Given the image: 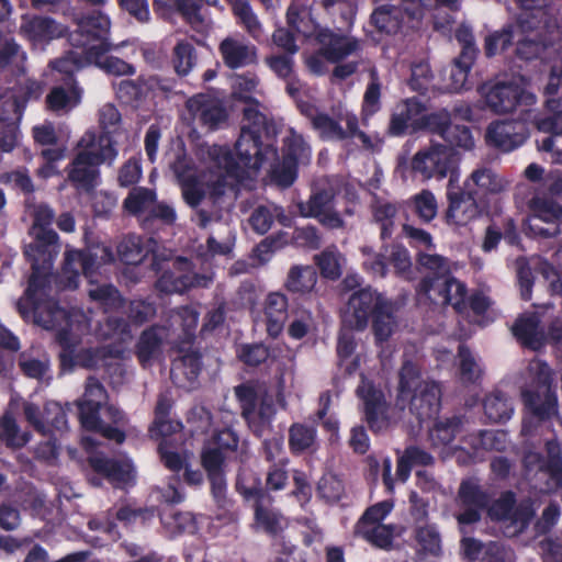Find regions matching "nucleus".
<instances>
[{
    "label": "nucleus",
    "mask_w": 562,
    "mask_h": 562,
    "mask_svg": "<svg viewBox=\"0 0 562 562\" xmlns=\"http://www.w3.org/2000/svg\"><path fill=\"white\" fill-rule=\"evenodd\" d=\"M36 322L46 329H55L57 339L64 351L60 353L61 362L67 359L85 368H100L109 366L110 359H121L125 352V345L132 340L130 325L121 317L109 316L99 325L98 336L102 339L117 341L115 346H104L98 349H85L75 353L76 346L81 336L89 331L90 322L87 315L78 310L66 312L56 303L41 304L34 301Z\"/></svg>",
    "instance_id": "2"
},
{
    "label": "nucleus",
    "mask_w": 562,
    "mask_h": 562,
    "mask_svg": "<svg viewBox=\"0 0 562 562\" xmlns=\"http://www.w3.org/2000/svg\"><path fill=\"white\" fill-rule=\"evenodd\" d=\"M67 171L68 179L78 189L89 191L98 184L100 177L99 165L82 155L75 154Z\"/></svg>",
    "instance_id": "33"
},
{
    "label": "nucleus",
    "mask_w": 562,
    "mask_h": 562,
    "mask_svg": "<svg viewBox=\"0 0 562 562\" xmlns=\"http://www.w3.org/2000/svg\"><path fill=\"white\" fill-rule=\"evenodd\" d=\"M335 195L331 181L328 178L318 179L312 186L308 200L297 204L299 212L304 217L316 218L327 228H342L345 222L335 209Z\"/></svg>",
    "instance_id": "6"
},
{
    "label": "nucleus",
    "mask_w": 562,
    "mask_h": 562,
    "mask_svg": "<svg viewBox=\"0 0 562 562\" xmlns=\"http://www.w3.org/2000/svg\"><path fill=\"white\" fill-rule=\"evenodd\" d=\"M265 316L267 333L273 338L278 337L288 318V297L281 292L269 293L265 301Z\"/></svg>",
    "instance_id": "32"
},
{
    "label": "nucleus",
    "mask_w": 562,
    "mask_h": 562,
    "mask_svg": "<svg viewBox=\"0 0 562 562\" xmlns=\"http://www.w3.org/2000/svg\"><path fill=\"white\" fill-rule=\"evenodd\" d=\"M91 300L99 302L105 310H116L123 305L119 291L111 284H94L88 290Z\"/></svg>",
    "instance_id": "58"
},
{
    "label": "nucleus",
    "mask_w": 562,
    "mask_h": 562,
    "mask_svg": "<svg viewBox=\"0 0 562 562\" xmlns=\"http://www.w3.org/2000/svg\"><path fill=\"white\" fill-rule=\"evenodd\" d=\"M244 119L240 135L235 144L239 162H236L226 147L213 146L209 155L218 169L214 193L223 194L225 188L232 189L244 179L251 178L266 161L277 158V149L263 140L267 133V116L258 110L256 103L244 108Z\"/></svg>",
    "instance_id": "3"
},
{
    "label": "nucleus",
    "mask_w": 562,
    "mask_h": 562,
    "mask_svg": "<svg viewBox=\"0 0 562 562\" xmlns=\"http://www.w3.org/2000/svg\"><path fill=\"white\" fill-rule=\"evenodd\" d=\"M355 531L373 546L390 549L397 528L395 525H368L366 521H358Z\"/></svg>",
    "instance_id": "40"
},
{
    "label": "nucleus",
    "mask_w": 562,
    "mask_h": 562,
    "mask_svg": "<svg viewBox=\"0 0 562 562\" xmlns=\"http://www.w3.org/2000/svg\"><path fill=\"white\" fill-rule=\"evenodd\" d=\"M222 59L229 69H237L257 61V47L243 36L225 37L218 46Z\"/></svg>",
    "instance_id": "23"
},
{
    "label": "nucleus",
    "mask_w": 562,
    "mask_h": 562,
    "mask_svg": "<svg viewBox=\"0 0 562 562\" xmlns=\"http://www.w3.org/2000/svg\"><path fill=\"white\" fill-rule=\"evenodd\" d=\"M274 220L284 226H289L291 223V218L284 213V210L273 203L256 207L248 221L256 233L263 235L271 228Z\"/></svg>",
    "instance_id": "38"
},
{
    "label": "nucleus",
    "mask_w": 562,
    "mask_h": 562,
    "mask_svg": "<svg viewBox=\"0 0 562 562\" xmlns=\"http://www.w3.org/2000/svg\"><path fill=\"white\" fill-rule=\"evenodd\" d=\"M238 488L241 491V493L246 497H254L256 499V522L257 525L266 530L267 532L274 533L280 528V516L270 510L268 508V505L270 504L271 499L269 495H267L261 488L257 487H241V485L238 483Z\"/></svg>",
    "instance_id": "31"
},
{
    "label": "nucleus",
    "mask_w": 562,
    "mask_h": 562,
    "mask_svg": "<svg viewBox=\"0 0 562 562\" xmlns=\"http://www.w3.org/2000/svg\"><path fill=\"white\" fill-rule=\"evenodd\" d=\"M105 398L106 393L102 384L94 378H89L83 397L78 402L80 423L83 428L98 431L105 438L121 443L125 435L117 428L106 426L98 415Z\"/></svg>",
    "instance_id": "9"
},
{
    "label": "nucleus",
    "mask_w": 562,
    "mask_h": 562,
    "mask_svg": "<svg viewBox=\"0 0 562 562\" xmlns=\"http://www.w3.org/2000/svg\"><path fill=\"white\" fill-rule=\"evenodd\" d=\"M87 65H90L88 53H85L80 48L77 50H71L65 56L50 63V66L54 69L67 76H71L74 72L78 71Z\"/></svg>",
    "instance_id": "62"
},
{
    "label": "nucleus",
    "mask_w": 562,
    "mask_h": 562,
    "mask_svg": "<svg viewBox=\"0 0 562 562\" xmlns=\"http://www.w3.org/2000/svg\"><path fill=\"white\" fill-rule=\"evenodd\" d=\"M200 370V355L195 351H190L173 360L170 375L178 386L190 387L196 380Z\"/></svg>",
    "instance_id": "36"
},
{
    "label": "nucleus",
    "mask_w": 562,
    "mask_h": 562,
    "mask_svg": "<svg viewBox=\"0 0 562 562\" xmlns=\"http://www.w3.org/2000/svg\"><path fill=\"white\" fill-rule=\"evenodd\" d=\"M20 33L34 43H42L61 36L64 27L50 18L23 15Z\"/></svg>",
    "instance_id": "28"
},
{
    "label": "nucleus",
    "mask_w": 562,
    "mask_h": 562,
    "mask_svg": "<svg viewBox=\"0 0 562 562\" xmlns=\"http://www.w3.org/2000/svg\"><path fill=\"white\" fill-rule=\"evenodd\" d=\"M217 171L218 169L215 168L213 164L211 167V178L203 181L195 176L188 179V181L180 183L182 189V196L187 204H189L191 207H196L201 203L205 196L204 184H206V187L210 189L212 195H221L214 193V183L217 181Z\"/></svg>",
    "instance_id": "42"
},
{
    "label": "nucleus",
    "mask_w": 562,
    "mask_h": 562,
    "mask_svg": "<svg viewBox=\"0 0 562 562\" xmlns=\"http://www.w3.org/2000/svg\"><path fill=\"white\" fill-rule=\"evenodd\" d=\"M235 394L240 402L241 414L254 434L261 437L270 431L276 414L272 397L252 385H239L235 387Z\"/></svg>",
    "instance_id": "7"
},
{
    "label": "nucleus",
    "mask_w": 562,
    "mask_h": 562,
    "mask_svg": "<svg viewBox=\"0 0 562 562\" xmlns=\"http://www.w3.org/2000/svg\"><path fill=\"white\" fill-rule=\"evenodd\" d=\"M448 209L446 220L448 225L453 227H465L481 215V209L476 202L470 183L465 189L452 187V179L449 181L447 192Z\"/></svg>",
    "instance_id": "16"
},
{
    "label": "nucleus",
    "mask_w": 562,
    "mask_h": 562,
    "mask_svg": "<svg viewBox=\"0 0 562 562\" xmlns=\"http://www.w3.org/2000/svg\"><path fill=\"white\" fill-rule=\"evenodd\" d=\"M474 59H465L464 57H457L450 67L449 82L446 88L451 92H459L467 88L468 76Z\"/></svg>",
    "instance_id": "60"
},
{
    "label": "nucleus",
    "mask_w": 562,
    "mask_h": 562,
    "mask_svg": "<svg viewBox=\"0 0 562 562\" xmlns=\"http://www.w3.org/2000/svg\"><path fill=\"white\" fill-rule=\"evenodd\" d=\"M528 231L533 236L543 238L554 237L560 233L559 223L562 222V206L546 193L536 192L527 202Z\"/></svg>",
    "instance_id": "12"
},
{
    "label": "nucleus",
    "mask_w": 562,
    "mask_h": 562,
    "mask_svg": "<svg viewBox=\"0 0 562 562\" xmlns=\"http://www.w3.org/2000/svg\"><path fill=\"white\" fill-rule=\"evenodd\" d=\"M90 464L116 486H124L134 480V469L128 460L116 461L95 456L90 458Z\"/></svg>",
    "instance_id": "30"
},
{
    "label": "nucleus",
    "mask_w": 562,
    "mask_h": 562,
    "mask_svg": "<svg viewBox=\"0 0 562 562\" xmlns=\"http://www.w3.org/2000/svg\"><path fill=\"white\" fill-rule=\"evenodd\" d=\"M316 38L321 44L319 54L331 63H337L360 49V42L357 38L338 35L328 30H321Z\"/></svg>",
    "instance_id": "25"
},
{
    "label": "nucleus",
    "mask_w": 562,
    "mask_h": 562,
    "mask_svg": "<svg viewBox=\"0 0 562 562\" xmlns=\"http://www.w3.org/2000/svg\"><path fill=\"white\" fill-rule=\"evenodd\" d=\"M22 111L16 101L7 104L0 113V148L3 151H11L18 144L19 123Z\"/></svg>",
    "instance_id": "34"
},
{
    "label": "nucleus",
    "mask_w": 562,
    "mask_h": 562,
    "mask_svg": "<svg viewBox=\"0 0 562 562\" xmlns=\"http://www.w3.org/2000/svg\"><path fill=\"white\" fill-rule=\"evenodd\" d=\"M461 419L452 417L437 422L429 431V439L435 447H443L450 443L460 431Z\"/></svg>",
    "instance_id": "54"
},
{
    "label": "nucleus",
    "mask_w": 562,
    "mask_h": 562,
    "mask_svg": "<svg viewBox=\"0 0 562 562\" xmlns=\"http://www.w3.org/2000/svg\"><path fill=\"white\" fill-rule=\"evenodd\" d=\"M168 330L165 327L153 326L145 330L137 344V356L139 361L146 366L159 352L160 345L168 339Z\"/></svg>",
    "instance_id": "41"
},
{
    "label": "nucleus",
    "mask_w": 562,
    "mask_h": 562,
    "mask_svg": "<svg viewBox=\"0 0 562 562\" xmlns=\"http://www.w3.org/2000/svg\"><path fill=\"white\" fill-rule=\"evenodd\" d=\"M553 371L546 361L532 359L521 374L520 395L531 413L525 418L522 463L528 475L549 477L546 491L562 486V449L551 418H559V404L552 387Z\"/></svg>",
    "instance_id": "1"
},
{
    "label": "nucleus",
    "mask_w": 562,
    "mask_h": 562,
    "mask_svg": "<svg viewBox=\"0 0 562 562\" xmlns=\"http://www.w3.org/2000/svg\"><path fill=\"white\" fill-rule=\"evenodd\" d=\"M470 183L473 195L496 194L505 190L507 182L498 177L490 168H479L474 170L470 179L464 182V187Z\"/></svg>",
    "instance_id": "39"
},
{
    "label": "nucleus",
    "mask_w": 562,
    "mask_h": 562,
    "mask_svg": "<svg viewBox=\"0 0 562 562\" xmlns=\"http://www.w3.org/2000/svg\"><path fill=\"white\" fill-rule=\"evenodd\" d=\"M522 33L517 29V23L502 31L494 32L485 38V53L487 56H494L503 52L513 41L515 36Z\"/></svg>",
    "instance_id": "63"
},
{
    "label": "nucleus",
    "mask_w": 562,
    "mask_h": 562,
    "mask_svg": "<svg viewBox=\"0 0 562 562\" xmlns=\"http://www.w3.org/2000/svg\"><path fill=\"white\" fill-rule=\"evenodd\" d=\"M544 102L546 113L531 115L530 110L521 109L524 121H530L543 133L562 135V103L555 95H547Z\"/></svg>",
    "instance_id": "26"
},
{
    "label": "nucleus",
    "mask_w": 562,
    "mask_h": 562,
    "mask_svg": "<svg viewBox=\"0 0 562 562\" xmlns=\"http://www.w3.org/2000/svg\"><path fill=\"white\" fill-rule=\"evenodd\" d=\"M344 260V256L335 246H330L315 256V262L322 276L333 280L340 277Z\"/></svg>",
    "instance_id": "52"
},
{
    "label": "nucleus",
    "mask_w": 562,
    "mask_h": 562,
    "mask_svg": "<svg viewBox=\"0 0 562 562\" xmlns=\"http://www.w3.org/2000/svg\"><path fill=\"white\" fill-rule=\"evenodd\" d=\"M187 109L194 121L211 130L216 128L227 117L222 102L206 94H198L189 99Z\"/></svg>",
    "instance_id": "24"
},
{
    "label": "nucleus",
    "mask_w": 562,
    "mask_h": 562,
    "mask_svg": "<svg viewBox=\"0 0 562 562\" xmlns=\"http://www.w3.org/2000/svg\"><path fill=\"white\" fill-rule=\"evenodd\" d=\"M385 302L386 300L370 288L355 292L348 300L344 315L345 326L358 330L364 329L368 325L369 315H374L380 305H384Z\"/></svg>",
    "instance_id": "19"
},
{
    "label": "nucleus",
    "mask_w": 562,
    "mask_h": 562,
    "mask_svg": "<svg viewBox=\"0 0 562 562\" xmlns=\"http://www.w3.org/2000/svg\"><path fill=\"white\" fill-rule=\"evenodd\" d=\"M457 165L456 153L445 145H431L419 149L411 160L412 171L424 179H443L454 171Z\"/></svg>",
    "instance_id": "13"
},
{
    "label": "nucleus",
    "mask_w": 562,
    "mask_h": 562,
    "mask_svg": "<svg viewBox=\"0 0 562 562\" xmlns=\"http://www.w3.org/2000/svg\"><path fill=\"white\" fill-rule=\"evenodd\" d=\"M485 416L492 423H503L510 419L514 413L512 401L502 392L495 391L487 395L483 403Z\"/></svg>",
    "instance_id": "46"
},
{
    "label": "nucleus",
    "mask_w": 562,
    "mask_h": 562,
    "mask_svg": "<svg viewBox=\"0 0 562 562\" xmlns=\"http://www.w3.org/2000/svg\"><path fill=\"white\" fill-rule=\"evenodd\" d=\"M235 15L238 18L239 23L244 26L247 33L254 38L259 40L262 35V25L257 15L251 10L247 0L237 2L232 5Z\"/></svg>",
    "instance_id": "61"
},
{
    "label": "nucleus",
    "mask_w": 562,
    "mask_h": 562,
    "mask_svg": "<svg viewBox=\"0 0 562 562\" xmlns=\"http://www.w3.org/2000/svg\"><path fill=\"white\" fill-rule=\"evenodd\" d=\"M371 21L380 32L395 34L402 27V11L396 7L381 5L373 11Z\"/></svg>",
    "instance_id": "48"
},
{
    "label": "nucleus",
    "mask_w": 562,
    "mask_h": 562,
    "mask_svg": "<svg viewBox=\"0 0 562 562\" xmlns=\"http://www.w3.org/2000/svg\"><path fill=\"white\" fill-rule=\"evenodd\" d=\"M397 329V321L393 313V306L387 301L373 316V331L376 341L382 342L387 340Z\"/></svg>",
    "instance_id": "49"
},
{
    "label": "nucleus",
    "mask_w": 562,
    "mask_h": 562,
    "mask_svg": "<svg viewBox=\"0 0 562 562\" xmlns=\"http://www.w3.org/2000/svg\"><path fill=\"white\" fill-rule=\"evenodd\" d=\"M535 515V509L529 501H524L515 506V497L512 492L503 493L488 508V516L495 520L510 521L513 535L525 530Z\"/></svg>",
    "instance_id": "18"
},
{
    "label": "nucleus",
    "mask_w": 562,
    "mask_h": 562,
    "mask_svg": "<svg viewBox=\"0 0 562 562\" xmlns=\"http://www.w3.org/2000/svg\"><path fill=\"white\" fill-rule=\"evenodd\" d=\"M458 502L463 509L457 515L459 524L470 525L480 520V512L487 505L488 496L477 483L464 481L459 488Z\"/></svg>",
    "instance_id": "21"
},
{
    "label": "nucleus",
    "mask_w": 562,
    "mask_h": 562,
    "mask_svg": "<svg viewBox=\"0 0 562 562\" xmlns=\"http://www.w3.org/2000/svg\"><path fill=\"white\" fill-rule=\"evenodd\" d=\"M486 140L497 148L509 151L520 146L525 136L516 132L513 121H496L488 125Z\"/></svg>",
    "instance_id": "35"
},
{
    "label": "nucleus",
    "mask_w": 562,
    "mask_h": 562,
    "mask_svg": "<svg viewBox=\"0 0 562 562\" xmlns=\"http://www.w3.org/2000/svg\"><path fill=\"white\" fill-rule=\"evenodd\" d=\"M195 50L191 42L180 40L173 47V67L178 75H188L195 65Z\"/></svg>",
    "instance_id": "56"
},
{
    "label": "nucleus",
    "mask_w": 562,
    "mask_h": 562,
    "mask_svg": "<svg viewBox=\"0 0 562 562\" xmlns=\"http://www.w3.org/2000/svg\"><path fill=\"white\" fill-rule=\"evenodd\" d=\"M111 21L108 15L95 12L80 18L70 42L77 48L91 55L100 49H111L109 33Z\"/></svg>",
    "instance_id": "14"
},
{
    "label": "nucleus",
    "mask_w": 562,
    "mask_h": 562,
    "mask_svg": "<svg viewBox=\"0 0 562 562\" xmlns=\"http://www.w3.org/2000/svg\"><path fill=\"white\" fill-rule=\"evenodd\" d=\"M357 395L362 402L366 422L373 431H382L387 429L401 416L391 412L386 405L382 391L374 385L361 379V384L357 387Z\"/></svg>",
    "instance_id": "15"
},
{
    "label": "nucleus",
    "mask_w": 562,
    "mask_h": 562,
    "mask_svg": "<svg viewBox=\"0 0 562 562\" xmlns=\"http://www.w3.org/2000/svg\"><path fill=\"white\" fill-rule=\"evenodd\" d=\"M518 2L524 10L516 22L517 29L521 32L538 29L541 23L550 33L560 29L559 18L550 14L544 8L547 0H518Z\"/></svg>",
    "instance_id": "22"
},
{
    "label": "nucleus",
    "mask_w": 562,
    "mask_h": 562,
    "mask_svg": "<svg viewBox=\"0 0 562 562\" xmlns=\"http://www.w3.org/2000/svg\"><path fill=\"white\" fill-rule=\"evenodd\" d=\"M110 49H100L95 53L88 55L90 64H94L98 68L102 69L109 75L125 76L134 74V67L124 61L123 59L105 55Z\"/></svg>",
    "instance_id": "51"
},
{
    "label": "nucleus",
    "mask_w": 562,
    "mask_h": 562,
    "mask_svg": "<svg viewBox=\"0 0 562 562\" xmlns=\"http://www.w3.org/2000/svg\"><path fill=\"white\" fill-rule=\"evenodd\" d=\"M212 281V273L191 272L190 262L178 258L173 262V270L164 272L156 282V288L165 293H181L190 288H206Z\"/></svg>",
    "instance_id": "17"
},
{
    "label": "nucleus",
    "mask_w": 562,
    "mask_h": 562,
    "mask_svg": "<svg viewBox=\"0 0 562 562\" xmlns=\"http://www.w3.org/2000/svg\"><path fill=\"white\" fill-rule=\"evenodd\" d=\"M258 85L259 79L254 74L236 75L233 79V93L236 98L246 102L245 108L256 103L258 110H260V103L251 97L252 93L257 92Z\"/></svg>",
    "instance_id": "57"
},
{
    "label": "nucleus",
    "mask_w": 562,
    "mask_h": 562,
    "mask_svg": "<svg viewBox=\"0 0 562 562\" xmlns=\"http://www.w3.org/2000/svg\"><path fill=\"white\" fill-rule=\"evenodd\" d=\"M408 205L423 223H430L438 214V201L435 194L427 189L413 195Z\"/></svg>",
    "instance_id": "50"
},
{
    "label": "nucleus",
    "mask_w": 562,
    "mask_h": 562,
    "mask_svg": "<svg viewBox=\"0 0 562 562\" xmlns=\"http://www.w3.org/2000/svg\"><path fill=\"white\" fill-rule=\"evenodd\" d=\"M156 192L144 187H136L130 191L123 202V207L132 215L148 217L154 203L156 202Z\"/></svg>",
    "instance_id": "44"
},
{
    "label": "nucleus",
    "mask_w": 562,
    "mask_h": 562,
    "mask_svg": "<svg viewBox=\"0 0 562 562\" xmlns=\"http://www.w3.org/2000/svg\"><path fill=\"white\" fill-rule=\"evenodd\" d=\"M30 431H22L15 418L10 413L0 417V439L11 448H22L30 442Z\"/></svg>",
    "instance_id": "47"
},
{
    "label": "nucleus",
    "mask_w": 562,
    "mask_h": 562,
    "mask_svg": "<svg viewBox=\"0 0 562 562\" xmlns=\"http://www.w3.org/2000/svg\"><path fill=\"white\" fill-rule=\"evenodd\" d=\"M316 431L313 427L294 424L289 430V445L293 452H302L311 448L315 441Z\"/></svg>",
    "instance_id": "64"
},
{
    "label": "nucleus",
    "mask_w": 562,
    "mask_h": 562,
    "mask_svg": "<svg viewBox=\"0 0 562 562\" xmlns=\"http://www.w3.org/2000/svg\"><path fill=\"white\" fill-rule=\"evenodd\" d=\"M150 243V239L144 240L139 236L128 235L117 246V252L125 263L138 265L153 250Z\"/></svg>",
    "instance_id": "45"
},
{
    "label": "nucleus",
    "mask_w": 562,
    "mask_h": 562,
    "mask_svg": "<svg viewBox=\"0 0 562 562\" xmlns=\"http://www.w3.org/2000/svg\"><path fill=\"white\" fill-rule=\"evenodd\" d=\"M560 36V29L550 33L543 27V23L538 29L519 33L517 37V55L522 59H532L537 57L543 47Z\"/></svg>",
    "instance_id": "27"
},
{
    "label": "nucleus",
    "mask_w": 562,
    "mask_h": 562,
    "mask_svg": "<svg viewBox=\"0 0 562 562\" xmlns=\"http://www.w3.org/2000/svg\"><path fill=\"white\" fill-rule=\"evenodd\" d=\"M76 153L99 166L101 164L112 165L117 157V149L109 135H97L93 131H87L80 137Z\"/></svg>",
    "instance_id": "20"
},
{
    "label": "nucleus",
    "mask_w": 562,
    "mask_h": 562,
    "mask_svg": "<svg viewBox=\"0 0 562 562\" xmlns=\"http://www.w3.org/2000/svg\"><path fill=\"white\" fill-rule=\"evenodd\" d=\"M30 215L33 217L31 235L34 241L25 246L24 254L32 263V276L29 281L26 294L33 301H40L45 294L46 283L50 282L53 276L49 271L53 262L59 252L58 235L49 228L53 218V210L43 203L27 204Z\"/></svg>",
    "instance_id": "4"
},
{
    "label": "nucleus",
    "mask_w": 562,
    "mask_h": 562,
    "mask_svg": "<svg viewBox=\"0 0 562 562\" xmlns=\"http://www.w3.org/2000/svg\"><path fill=\"white\" fill-rule=\"evenodd\" d=\"M464 441L472 448L476 457L487 451H503L508 443L507 434L502 430H480L469 434Z\"/></svg>",
    "instance_id": "37"
},
{
    "label": "nucleus",
    "mask_w": 562,
    "mask_h": 562,
    "mask_svg": "<svg viewBox=\"0 0 562 562\" xmlns=\"http://www.w3.org/2000/svg\"><path fill=\"white\" fill-rule=\"evenodd\" d=\"M479 92L486 109L497 115L509 114L536 103V95L514 82L484 83Z\"/></svg>",
    "instance_id": "8"
},
{
    "label": "nucleus",
    "mask_w": 562,
    "mask_h": 562,
    "mask_svg": "<svg viewBox=\"0 0 562 562\" xmlns=\"http://www.w3.org/2000/svg\"><path fill=\"white\" fill-rule=\"evenodd\" d=\"M113 260L114 255L111 248L104 245L95 246L88 251L67 250L60 283L65 289H76L79 284L80 273L88 277L99 266Z\"/></svg>",
    "instance_id": "10"
},
{
    "label": "nucleus",
    "mask_w": 562,
    "mask_h": 562,
    "mask_svg": "<svg viewBox=\"0 0 562 562\" xmlns=\"http://www.w3.org/2000/svg\"><path fill=\"white\" fill-rule=\"evenodd\" d=\"M540 323L536 313L524 315L516 321L513 333L525 347L540 350L547 344V331L540 327Z\"/></svg>",
    "instance_id": "29"
},
{
    "label": "nucleus",
    "mask_w": 562,
    "mask_h": 562,
    "mask_svg": "<svg viewBox=\"0 0 562 562\" xmlns=\"http://www.w3.org/2000/svg\"><path fill=\"white\" fill-rule=\"evenodd\" d=\"M441 389L435 381L422 380L417 367L405 362L400 372L398 393L395 407L408 412L423 423L437 415L440 407Z\"/></svg>",
    "instance_id": "5"
},
{
    "label": "nucleus",
    "mask_w": 562,
    "mask_h": 562,
    "mask_svg": "<svg viewBox=\"0 0 562 562\" xmlns=\"http://www.w3.org/2000/svg\"><path fill=\"white\" fill-rule=\"evenodd\" d=\"M317 281V273L312 266H293L290 268L284 286L292 293L305 294L311 292Z\"/></svg>",
    "instance_id": "43"
},
{
    "label": "nucleus",
    "mask_w": 562,
    "mask_h": 562,
    "mask_svg": "<svg viewBox=\"0 0 562 562\" xmlns=\"http://www.w3.org/2000/svg\"><path fill=\"white\" fill-rule=\"evenodd\" d=\"M311 115L312 127L322 139L342 140L349 137H358L364 148L372 150L380 145L379 139L374 143L370 136L358 130V119L353 113H340L338 120L324 112L312 113Z\"/></svg>",
    "instance_id": "11"
},
{
    "label": "nucleus",
    "mask_w": 562,
    "mask_h": 562,
    "mask_svg": "<svg viewBox=\"0 0 562 562\" xmlns=\"http://www.w3.org/2000/svg\"><path fill=\"white\" fill-rule=\"evenodd\" d=\"M373 218L380 225L381 237H389L393 231L397 215V206L390 202L376 201L373 206Z\"/></svg>",
    "instance_id": "59"
},
{
    "label": "nucleus",
    "mask_w": 562,
    "mask_h": 562,
    "mask_svg": "<svg viewBox=\"0 0 562 562\" xmlns=\"http://www.w3.org/2000/svg\"><path fill=\"white\" fill-rule=\"evenodd\" d=\"M19 367L26 376L42 379L49 370V359L45 353L22 352L19 357Z\"/></svg>",
    "instance_id": "55"
},
{
    "label": "nucleus",
    "mask_w": 562,
    "mask_h": 562,
    "mask_svg": "<svg viewBox=\"0 0 562 562\" xmlns=\"http://www.w3.org/2000/svg\"><path fill=\"white\" fill-rule=\"evenodd\" d=\"M283 155L296 164L306 165L311 159V148L302 135L291 130L284 138Z\"/></svg>",
    "instance_id": "53"
}]
</instances>
